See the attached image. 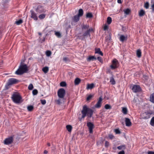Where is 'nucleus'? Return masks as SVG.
Listing matches in <instances>:
<instances>
[{"label": "nucleus", "mask_w": 154, "mask_h": 154, "mask_svg": "<svg viewBox=\"0 0 154 154\" xmlns=\"http://www.w3.org/2000/svg\"><path fill=\"white\" fill-rule=\"evenodd\" d=\"M93 95H92L91 94L89 95L87 98V99H86L87 100V101L89 100L92 98L93 97Z\"/></svg>", "instance_id": "a18cd8bd"}, {"label": "nucleus", "mask_w": 154, "mask_h": 154, "mask_svg": "<svg viewBox=\"0 0 154 154\" xmlns=\"http://www.w3.org/2000/svg\"><path fill=\"white\" fill-rule=\"evenodd\" d=\"M124 11L125 14L127 15H128L131 12V10L129 8H127L125 10H124Z\"/></svg>", "instance_id": "cd10ccee"}, {"label": "nucleus", "mask_w": 154, "mask_h": 154, "mask_svg": "<svg viewBox=\"0 0 154 154\" xmlns=\"http://www.w3.org/2000/svg\"><path fill=\"white\" fill-rule=\"evenodd\" d=\"M60 85L62 87H65L66 86V83L65 82H62L60 83Z\"/></svg>", "instance_id": "f704fd0d"}, {"label": "nucleus", "mask_w": 154, "mask_h": 154, "mask_svg": "<svg viewBox=\"0 0 154 154\" xmlns=\"http://www.w3.org/2000/svg\"><path fill=\"white\" fill-rule=\"evenodd\" d=\"M55 34L58 38H60L61 37V34L59 32L55 31Z\"/></svg>", "instance_id": "e433bc0d"}, {"label": "nucleus", "mask_w": 154, "mask_h": 154, "mask_svg": "<svg viewBox=\"0 0 154 154\" xmlns=\"http://www.w3.org/2000/svg\"><path fill=\"white\" fill-rule=\"evenodd\" d=\"M107 72H109V73L110 72V70L109 69H108Z\"/></svg>", "instance_id": "338daca9"}, {"label": "nucleus", "mask_w": 154, "mask_h": 154, "mask_svg": "<svg viewBox=\"0 0 154 154\" xmlns=\"http://www.w3.org/2000/svg\"><path fill=\"white\" fill-rule=\"evenodd\" d=\"M151 3L152 4L151 6V9L153 12L154 11V0H152Z\"/></svg>", "instance_id": "4c0bfd02"}, {"label": "nucleus", "mask_w": 154, "mask_h": 154, "mask_svg": "<svg viewBox=\"0 0 154 154\" xmlns=\"http://www.w3.org/2000/svg\"><path fill=\"white\" fill-rule=\"evenodd\" d=\"M128 112V109L126 107H123L122 108V112L124 114H127Z\"/></svg>", "instance_id": "412c9836"}, {"label": "nucleus", "mask_w": 154, "mask_h": 154, "mask_svg": "<svg viewBox=\"0 0 154 154\" xmlns=\"http://www.w3.org/2000/svg\"><path fill=\"white\" fill-rule=\"evenodd\" d=\"M125 154V152L123 150L119 152L118 153V154Z\"/></svg>", "instance_id": "6e6d98bb"}, {"label": "nucleus", "mask_w": 154, "mask_h": 154, "mask_svg": "<svg viewBox=\"0 0 154 154\" xmlns=\"http://www.w3.org/2000/svg\"><path fill=\"white\" fill-rule=\"evenodd\" d=\"M45 16L46 14H40L39 16L38 17L40 19L42 20L44 19L45 17Z\"/></svg>", "instance_id": "c756f323"}, {"label": "nucleus", "mask_w": 154, "mask_h": 154, "mask_svg": "<svg viewBox=\"0 0 154 154\" xmlns=\"http://www.w3.org/2000/svg\"><path fill=\"white\" fill-rule=\"evenodd\" d=\"M98 54H99L100 55H101L102 56H103V53H102V52L100 51L99 52Z\"/></svg>", "instance_id": "bf43d9fd"}, {"label": "nucleus", "mask_w": 154, "mask_h": 154, "mask_svg": "<svg viewBox=\"0 0 154 154\" xmlns=\"http://www.w3.org/2000/svg\"><path fill=\"white\" fill-rule=\"evenodd\" d=\"M143 113L141 114L140 119H148L147 116H143Z\"/></svg>", "instance_id": "de8ad7c7"}, {"label": "nucleus", "mask_w": 154, "mask_h": 154, "mask_svg": "<svg viewBox=\"0 0 154 154\" xmlns=\"http://www.w3.org/2000/svg\"><path fill=\"white\" fill-rule=\"evenodd\" d=\"M148 154H154V152L149 151L148 152Z\"/></svg>", "instance_id": "13d9d810"}, {"label": "nucleus", "mask_w": 154, "mask_h": 154, "mask_svg": "<svg viewBox=\"0 0 154 154\" xmlns=\"http://www.w3.org/2000/svg\"><path fill=\"white\" fill-rule=\"evenodd\" d=\"M48 146H50L51 145H50V143H48Z\"/></svg>", "instance_id": "69168bd1"}, {"label": "nucleus", "mask_w": 154, "mask_h": 154, "mask_svg": "<svg viewBox=\"0 0 154 154\" xmlns=\"http://www.w3.org/2000/svg\"><path fill=\"white\" fill-rule=\"evenodd\" d=\"M41 103L43 105H45L46 103V101L45 100L41 99L40 100Z\"/></svg>", "instance_id": "3c124183"}, {"label": "nucleus", "mask_w": 154, "mask_h": 154, "mask_svg": "<svg viewBox=\"0 0 154 154\" xmlns=\"http://www.w3.org/2000/svg\"><path fill=\"white\" fill-rule=\"evenodd\" d=\"M145 11L142 9L140 10L139 12V16L140 17H142L145 14Z\"/></svg>", "instance_id": "aec40b11"}, {"label": "nucleus", "mask_w": 154, "mask_h": 154, "mask_svg": "<svg viewBox=\"0 0 154 154\" xmlns=\"http://www.w3.org/2000/svg\"><path fill=\"white\" fill-rule=\"evenodd\" d=\"M48 153V151L46 150H45L44 151V153L45 154H47Z\"/></svg>", "instance_id": "e2e57ef3"}, {"label": "nucleus", "mask_w": 154, "mask_h": 154, "mask_svg": "<svg viewBox=\"0 0 154 154\" xmlns=\"http://www.w3.org/2000/svg\"><path fill=\"white\" fill-rule=\"evenodd\" d=\"M112 148L114 150H116L117 148L116 147V145H114L113 147Z\"/></svg>", "instance_id": "052dcab7"}, {"label": "nucleus", "mask_w": 154, "mask_h": 154, "mask_svg": "<svg viewBox=\"0 0 154 154\" xmlns=\"http://www.w3.org/2000/svg\"><path fill=\"white\" fill-rule=\"evenodd\" d=\"M83 14V10L82 9H80L79 10L78 14L77 15L80 17L82 16Z\"/></svg>", "instance_id": "b1692460"}, {"label": "nucleus", "mask_w": 154, "mask_h": 154, "mask_svg": "<svg viewBox=\"0 0 154 154\" xmlns=\"http://www.w3.org/2000/svg\"><path fill=\"white\" fill-rule=\"evenodd\" d=\"M132 90L133 91L134 93L140 92L141 90L140 86L137 85H134L132 86Z\"/></svg>", "instance_id": "6e6552de"}, {"label": "nucleus", "mask_w": 154, "mask_h": 154, "mask_svg": "<svg viewBox=\"0 0 154 154\" xmlns=\"http://www.w3.org/2000/svg\"><path fill=\"white\" fill-rule=\"evenodd\" d=\"M117 148L119 150H121L122 149H125V145H121L117 147Z\"/></svg>", "instance_id": "72a5a7b5"}, {"label": "nucleus", "mask_w": 154, "mask_h": 154, "mask_svg": "<svg viewBox=\"0 0 154 154\" xmlns=\"http://www.w3.org/2000/svg\"><path fill=\"white\" fill-rule=\"evenodd\" d=\"M48 67H43L42 69V71L44 72L45 73H47L48 71Z\"/></svg>", "instance_id": "7c9ffc66"}, {"label": "nucleus", "mask_w": 154, "mask_h": 154, "mask_svg": "<svg viewBox=\"0 0 154 154\" xmlns=\"http://www.w3.org/2000/svg\"><path fill=\"white\" fill-rule=\"evenodd\" d=\"M97 60V58L94 56H90L87 59L88 61H94Z\"/></svg>", "instance_id": "6ab92c4d"}, {"label": "nucleus", "mask_w": 154, "mask_h": 154, "mask_svg": "<svg viewBox=\"0 0 154 154\" xmlns=\"http://www.w3.org/2000/svg\"><path fill=\"white\" fill-rule=\"evenodd\" d=\"M46 56L48 57L50 56L51 54V52L50 51H46Z\"/></svg>", "instance_id": "37998d69"}, {"label": "nucleus", "mask_w": 154, "mask_h": 154, "mask_svg": "<svg viewBox=\"0 0 154 154\" xmlns=\"http://www.w3.org/2000/svg\"><path fill=\"white\" fill-rule=\"evenodd\" d=\"M119 62L116 59H114L112 60V64L110 65V67L111 69H114L118 67Z\"/></svg>", "instance_id": "0eeeda50"}, {"label": "nucleus", "mask_w": 154, "mask_h": 154, "mask_svg": "<svg viewBox=\"0 0 154 154\" xmlns=\"http://www.w3.org/2000/svg\"><path fill=\"white\" fill-rule=\"evenodd\" d=\"M97 59L99 61L100 63H103V61L102 58L100 57H98L97 58Z\"/></svg>", "instance_id": "8fccbe9b"}, {"label": "nucleus", "mask_w": 154, "mask_h": 154, "mask_svg": "<svg viewBox=\"0 0 154 154\" xmlns=\"http://www.w3.org/2000/svg\"><path fill=\"white\" fill-rule=\"evenodd\" d=\"M127 39V36L125 37L123 35H121L119 37V40L122 42H124L125 40H126Z\"/></svg>", "instance_id": "dca6fc26"}, {"label": "nucleus", "mask_w": 154, "mask_h": 154, "mask_svg": "<svg viewBox=\"0 0 154 154\" xmlns=\"http://www.w3.org/2000/svg\"><path fill=\"white\" fill-rule=\"evenodd\" d=\"M66 128L67 130L69 132H70L71 131L72 129V127L71 126V125H67L66 126Z\"/></svg>", "instance_id": "a878e982"}, {"label": "nucleus", "mask_w": 154, "mask_h": 154, "mask_svg": "<svg viewBox=\"0 0 154 154\" xmlns=\"http://www.w3.org/2000/svg\"><path fill=\"white\" fill-rule=\"evenodd\" d=\"M108 29V26L107 25H105L104 27V28H103V29L104 30H106L107 29Z\"/></svg>", "instance_id": "4d7b16f0"}, {"label": "nucleus", "mask_w": 154, "mask_h": 154, "mask_svg": "<svg viewBox=\"0 0 154 154\" xmlns=\"http://www.w3.org/2000/svg\"><path fill=\"white\" fill-rule=\"evenodd\" d=\"M18 81L17 79H16L12 78L10 79L7 83L5 87L7 89H8V86L14 84H15Z\"/></svg>", "instance_id": "39448f33"}, {"label": "nucleus", "mask_w": 154, "mask_h": 154, "mask_svg": "<svg viewBox=\"0 0 154 154\" xmlns=\"http://www.w3.org/2000/svg\"><path fill=\"white\" fill-rule=\"evenodd\" d=\"M63 60L66 62L70 61V60L69 58L67 57H63Z\"/></svg>", "instance_id": "79ce46f5"}, {"label": "nucleus", "mask_w": 154, "mask_h": 154, "mask_svg": "<svg viewBox=\"0 0 154 154\" xmlns=\"http://www.w3.org/2000/svg\"><path fill=\"white\" fill-rule=\"evenodd\" d=\"M105 39L106 41H109L111 40V38L110 35H108L105 37Z\"/></svg>", "instance_id": "ea45409f"}, {"label": "nucleus", "mask_w": 154, "mask_h": 154, "mask_svg": "<svg viewBox=\"0 0 154 154\" xmlns=\"http://www.w3.org/2000/svg\"><path fill=\"white\" fill-rule=\"evenodd\" d=\"M105 108L106 109H110L111 108V107L109 104H106L105 105Z\"/></svg>", "instance_id": "58836bf2"}, {"label": "nucleus", "mask_w": 154, "mask_h": 154, "mask_svg": "<svg viewBox=\"0 0 154 154\" xmlns=\"http://www.w3.org/2000/svg\"><path fill=\"white\" fill-rule=\"evenodd\" d=\"M141 51L140 49H138L136 51V55L137 57L138 58H140L141 56Z\"/></svg>", "instance_id": "a211bd4d"}, {"label": "nucleus", "mask_w": 154, "mask_h": 154, "mask_svg": "<svg viewBox=\"0 0 154 154\" xmlns=\"http://www.w3.org/2000/svg\"><path fill=\"white\" fill-rule=\"evenodd\" d=\"M13 141V137L11 136L6 138L4 140V143L6 145H9Z\"/></svg>", "instance_id": "9b49d317"}, {"label": "nucleus", "mask_w": 154, "mask_h": 154, "mask_svg": "<svg viewBox=\"0 0 154 154\" xmlns=\"http://www.w3.org/2000/svg\"><path fill=\"white\" fill-rule=\"evenodd\" d=\"M33 88V85L32 84H29L28 87V89L29 90H32Z\"/></svg>", "instance_id": "49530a36"}, {"label": "nucleus", "mask_w": 154, "mask_h": 154, "mask_svg": "<svg viewBox=\"0 0 154 154\" xmlns=\"http://www.w3.org/2000/svg\"><path fill=\"white\" fill-rule=\"evenodd\" d=\"M112 21V18L110 17H108L107 18V23L108 24H111Z\"/></svg>", "instance_id": "2f4dec72"}, {"label": "nucleus", "mask_w": 154, "mask_h": 154, "mask_svg": "<svg viewBox=\"0 0 154 154\" xmlns=\"http://www.w3.org/2000/svg\"><path fill=\"white\" fill-rule=\"evenodd\" d=\"M150 100L151 102L154 103V92L150 95Z\"/></svg>", "instance_id": "393cba45"}, {"label": "nucleus", "mask_w": 154, "mask_h": 154, "mask_svg": "<svg viewBox=\"0 0 154 154\" xmlns=\"http://www.w3.org/2000/svg\"><path fill=\"white\" fill-rule=\"evenodd\" d=\"M28 71L27 66L26 64H22V63L19 66L18 69L15 72V73L17 75H21L24 73H27Z\"/></svg>", "instance_id": "7ed1b4c3"}, {"label": "nucleus", "mask_w": 154, "mask_h": 154, "mask_svg": "<svg viewBox=\"0 0 154 154\" xmlns=\"http://www.w3.org/2000/svg\"><path fill=\"white\" fill-rule=\"evenodd\" d=\"M87 126L88 128L89 132L90 134L93 133V129L94 128V124L90 122H88L87 123Z\"/></svg>", "instance_id": "1a4fd4ad"}, {"label": "nucleus", "mask_w": 154, "mask_h": 154, "mask_svg": "<svg viewBox=\"0 0 154 154\" xmlns=\"http://www.w3.org/2000/svg\"><path fill=\"white\" fill-rule=\"evenodd\" d=\"M57 103L58 104H60V100H57Z\"/></svg>", "instance_id": "0e129e2a"}, {"label": "nucleus", "mask_w": 154, "mask_h": 154, "mask_svg": "<svg viewBox=\"0 0 154 154\" xmlns=\"http://www.w3.org/2000/svg\"><path fill=\"white\" fill-rule=\"evenodd\" d=\"M144 7L146 9H147L149 8V2H147L145 3L144 4Z\"/></svg>", "instance_id": "a19ab883"}, {"label": "nucleus", "mask_w": 154, "mask_h": 154, "mask_svg": "<svg viewBox=\"0 0 154 154\" xmlns=\"http://www.w3.org/2000/svg\"><path fill=\"white\" fill-rule=\"evenodd\" d=\"M100 51V48H96L95 49V54H98Z\"/></svg>", "instance_id": "864d4df0"}, {"label": "nucleus", "mask_w": 154, "mask_h": 154, "mask_svg": "<svg viewBox=\"0 0 154 154\" xmlns=\"http://www.w3.org/2000/svg\"><path fill=\"white\" fill-rule=\"evenodd\" d=\"M27 109L29 111H32L33 109V106L32 105L29 106L27 107Z\"/></svg>", "instance_id": "473e14b6"}, {"label": "nucleus", "mask_w": 154, "mask_h": 154, "mask_svg": "<svg viewBox=\"0 0 154 154\" xmlns=\"http://www.w3.org/2000/svg\"><path fill=\"white\" fill-rule=\"evenodd\" d=\"M109 143L107 141H105V147L107 148L109 145Z\"/></svg>", "instance_id": "09e8293b"}, {"label": "nucleus", "mask_w": 154, "mask_h": 154, "mask_svg": "<svg viewBox=\"0 0 154 154\" xmlns=\"http://www.w3.org/2000/svg\"><path fill=\"white\" fill-rule=\"evenodd\" d=\"M109 138L111 139H112L114 137V136L112 134H109Z\"/></svg>", "instance_id": "5fc2aeb1"}, {"label": "nucleus", "mask_w": 154, "mask_h": 154, "mask_svg": "<svg viewBox=\"0 0 154 154\" xmlns=\"http://www.w3.org/2000/svg\"><path fill=\"white\" fill-rule=\"evenodd\" d=\"M11 98L15 103H18L22 102V97L18 94L14 93L12 95Z\"/></svg>", "instance_id": "20e7f679"}, {"label": "nucleus", "mask_w": 154, "mask_h": 154, "mask_svg": "<svg viewBox=\"0 0 154 154\" xmlns=\"http://www.w3.org/2000/svg\"><path fill=\"white\" fill-rule=\"evenodd\" d=\"M115 132L116 134H120L121 133V132L119 129H115Z\"/></svg>", "instance_id": "603ef678"}, {"label": "nucleus", "mask_w": 154, "mask_h": 154, "mask_svg": "<svg viewBox=\"0 0 154 154\" xmlns=\"http://www.w3.org/2000/svg\"><path fill=\"white\" fill-rule=\"evenodd\" d=\"M65 89L63 88H61L59 89L57 91V95L60 98H63L65 96Z\"/></svg>", "instance_id": "423d86ee"}, {"label": "nucleus", "mask_w": 154, "mask_h": 154, "mask_svg": "<svg viewBox=\"0 0 154 154\" xmlns=\"http://www.w3.org/2000/svg\"><path fill=\"white\" fill-rule=\"evenodd\" d=\"M125 119L126 125L128 127L130 126L131 125L130 119L128 118H125Z\"/></svg>", "instance_id": "4468645a"}, {"label": "nucleus", "mask_w": 154, "mask_h": 154, "mask_svg": "<svg viewBox=\"0 0 154 154\" xmlns=\"http://www.w3.org/2000/svg\"><path fill=\"white\" fill-rule=\"evenodd\" d=\"M117 2L118 3L121 4L122 3L121 0H117Z\"/></svg>", "instance_id": "680f3d73"}, {"label": "nucleus", "mask_w": 154, "mask_h": 154, "mask_svg": "<svg viewBox=\"0 0 154 154\" xmlns=\"http://www.w3.org/2000/svg\"><path fill=\"white\" fill-rule=\"evenodd\" d=\"M94 87V85L93 83H91V84H88L87 85L86 89L87 90L91 89L93 88Z\"/></svg>", "instance_id": "2eb2a0df"}, {"label": "nucleus", "mask_w": 154, "mask_h": 154, "mask_svg": "<svg viewBox=\"0 0 154 154\" xmlns=\"http://www.w3.org/2000/svg\"><path fill=\"white\" fill-rule=\"evenodd\" d=\"M79 20V17L77 15L74 16L72 18L73 20L75 22L78 21Z\"/></svg>", "instance_id": "f3484780"}, {"label": "nucleus", "mask_w": 154, "mask_h": 154, "mask_svg": "<svg viewBox=\"0 0 154 154\" xmlns=\"http://www.w3.org/2000/svg\"><path fill=\"white\" fill-rule=\"evenodd\" d=\"M93 17V15L91 13H88L86 15V17L88 18H91Z\"/></svg>", "instance_id": "bb28decb"}, {"label": "nucleus", "mask_w": 154, "mask_h": 154, "mask_svg": "<svg viewBox=\"0 0 154 154\" xmlns=\"http://www.w3.org/2000/svg\"><path fill=\"white\" fill-rule=\"evenodd\" d=\"M30 12L31 18H33L35 20H38V17L36 14L33 10H31Z\"/></svg>", "instance_id": "f8f14e48"}, {"label": "nucleus", "mask_w": 154, "mask_h": 154, "mask_svg": "<svg viewBox=\"0 0 154 154\" xmlns=\"http://www.w3.org/2000/svg\"><path fill=\"white\" fill-rule=\"evenodd\" d=\"M102 100V98L101 97H100L97 103L95 105L94 107L96 108H99L101 106V102Z\"/></svg>", "instance_id": "ddd939ff"}, {"label": "nucleus", "mask_w": 154, "mask_h": 154, "mask_svg": "<svg viewBox=\"0 0 154 154\" xmlns=\"http://www.w3.org/2000/svg\"><path fill=\"white\" fill-rule=\"evenodd\" d=\"M35 11L36 12L39 13L45 12L46 11V10L44 9L43 7L41 5L38 6Z\"/></svg>", "instance_id": "9d476101"}, {"label": "nucleus", "mask_w": 154, "mask_h": 154, "mask_svg": "<svg viewBox=\"0 0 154 154\" xmlns=\"http://www.w3.org/2000/svg\"><path fill=\"white\" fill-rule=\"evenodd\" d=\"M23 22V20L22 19H20L18 20L17 21L15 22V23L17 25H20Z\"/></svg>", "instance_id": "c85d7f7f"}, {"label": "nucleus", "mask_w": 154, "mask_h": 154, "mask_svg": "<svg viewBox=\"0 0 154 154\" xmlns=\"http://www.w3.org/2000/svg\"><path fill=\"white\" fill-rule=\"evenodd\" d=\"M32 93L33 95H36L38 94V91L37 90L35 89L33 90Z\"/></svg>", "instance_id": "c03bdc74"}, {"label": "nucleus", "mask_w": 154, "mask_h": 154, "mask_svg": "<svg viewBox=\"0 0 154 154\" xmlns=\"http://www.w3.org/2000/svg\"><path fill=\"white\" fill-rule=\"evenodd\" d=\"M80 79L78 78H76L74 81V83L75 85H78L81 82Z\"/></svg>", "instance_id": "4be33fe9"}, {"label": "nucleus", "mask_w": 154, "mask_h": 154, "mask_svg": "<svg viewBox=\"0 0 154 154\" xmlns=\"http://www.w3.org/2000/svg\"><path fill=\"white\" fill-rule=\"evenodd\" d=\"M43 40L44 41L45 40V39H43Z\"/></svg>", "instance_id": "774afa93"}, {"label": "nucleus", "mask_w": 154, "mask_h": 154, "mask_svg": "<svg viewBox=\"0 0 154 154\" xmlns=\"http://www.w3.org/2000/svg\"><path fill=\"white\" fill-rule=\"evenodd\" d=\"M110 82L113 85H114L116 84V82L113 76L110 78Z\"/></svg>", "instance_id": "5701e85b"}, {"label": "nucleus", "mask_w": 154, "mask_h": 154, "mask_svg": "<svg viewBox=\"0 0 154 154\" xmlns=\"http://www.w3.org/2000/svg\"><path fill=\"white\" fill-rule=\"evenodd\" d=\"M94 111L91 109L88 108L86 105H84L83 106L81 113L82 116L81 118H79L80 121H81L82 119H84L86 116H87V118H91L93 114Z\"/></svg>", "instance_id": "f03ea898"}, {"label": "nucleus", "mask_w": 154, "mask_h": 154, "mask_svg": "<svg viewBox=\"0 0 154 154\" xmlns=\"http://www.w3.org/2000/svg\"><path fill=\"white\" fill-rule=\"evenodd\" d=\"M89 25H83L82 26V29L83 32V34L81 35H79L78 36L79 39L83 40L85 37L88 36L90 37L91 35L90 32H93L94 30L93 28H91L89 29Z\"/></svg>", "instance_id": "f257e3e1"}, {"label": "nucleus", "mask_w": 154, "mask_h": 154, "mask_svg": "<svg viewBox=\"0 0 154 154\" xmlns=\"http://www.w3.org/2000/svg\"><path fill=\"white\" fill-rule=\"evenodd\" d=\"M150 124L151 126H154V117L151 119L150 122Z\"/></svg>", "instance_id": "c9c22d12"}]
</instances>
